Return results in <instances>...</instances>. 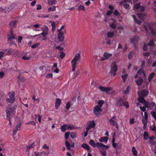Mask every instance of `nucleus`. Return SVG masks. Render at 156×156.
I'll return each mask as SVG.
<instances>
[{"instance_id": "nucleus-1", "label": "nucleus", "mask_w": 156, "mask_h": 156, "mask_svg": "<svg viewBox=\"0 0 156 156\" xmlns=\"http://www.w3.org/2000/svg\"><path fill=\"white\" fill-rule=\"evenodd\" d=\"M16 107V105H9L6 111L7 117V114H9L10 117H12L15 113V110Z\"/></svg>"}, {"instance_id": "nucleus-2", "label": "nucleus", "mask_w": 156, "mask_h": 156, "mask_svg": "<svg viewBox=\"0 0 156 156\" xmlns=\"http://www.w3.org/2000/svg\"><path fill=\"white\" fill-rule=\"evenodd\" d=\"M89 144L94 147H97L98 148L104 147L106 149H108L109 148V146L105 145L101 143L97 142L95 144L93 140H90L89 142Z\"/></svg>"}, {"instance_id": "nucleus-3", "label": "nucleus", "mask_w": 156, "mask_h": 156, "mask_svg": "<svg viewBox=\"0 0 156 156\" xmlns=\"http://www.w3.org/2000/svg\"><path fill=\"white\" fill-rule=\"evenodd\" d=\"M145 30L147 32H148L147 28H149L150 30L151 31L152 36L154 38H156V32H155L153 29V25L152 24H148L147 25V27L146 26H144Z\"/></svg>"}, {"instance_id": "nucleus-4", "label": "nucleus", "mask_w": 156, "mask_h": 156, "mask_svg": "<svg viewBox=\"0 0 156 156\" xmlns=\"http://www.w3.org/2000/svg\"><path fill=\"white\" fill-rule=\"evenodd\" d=\"M102 111L101 108L98 105H96L94 108V112L95 115L98 117H99L101 112Z\"/></svg>"}, {"instance_id": "nucleus-5", "label": "nucleus", "mask_w": 156, "mask_h": 156, "mask_svg": "<svg viewBox=\"0 0 156 156\" xmlns=\"http://www.w3.org/2000/svg\"><path fill=\"white\" fill-rule=\"evenodd\" d=\"M117 67L116 64L115 63L112 64L110 73L112 75H113L114 76L116 75L115 72L117 71Z\"/></svg>"}, {"instance_id": "nucleus-6", "label": "nucleus", "mask_w": 156, "mask_h": 156, "mask_svg": "<svg viewBox=\"0 0 156 156\" xmlns=\"http://www.w3.org/2000/svg\"><path fill=\"white\" fill-rule=\"evenodd\" d=\"M99 88L102 92H105L107 94H109V91H111L112 88L111 87H104L102 86H100Z\"/></svg>"}, {"instance_id": "nucleus-7", "label": "nucleus", "mask_w": 156, "mask_h": 156, "mask_svg": "<svg viewBox=\"0 0 156 156\" xmlns=\"http://www.w3.org/2000/svg\"><path fill=\"white\" fill-rule=\"evenodd\" d=\"M9 98L10 101H9V98L6 99V101L7 103H12L15 100L14 97V94L13 93H9Z\"/></svg>"}, {"instance_id": "nucleus-8", "label": "nucleus", "mask_w": 156, "mask_h": 156, "mask_svg": "<svg viewBox=\"0 0 156 156\" xmlns=\"http://www.w3.org/2000/svg\"><path fill=\"white\" fill-rule=\"evenodd\" d=\"M110 124L112 126H116L117 125V119L116 117L113 116L109 120Z\"/></svg>"}, {"instance_id": "nucleus-9", "label": "nucleus", "mask_w": 156, "mask_h": 156, "mask_svg": "<svg viewBox=\"0 0 156 156\" xmlns=\"http://www.w3.org/2000/svg\"><path fill=\"white\" fill-rule=\"evenodd\" d=\"M17 22V21L15 20L11 21L9 23V27L10 28V30H12L13 28L16 27Z\"/></svg>"}, {"instance_id": "nucleus-10", "label": "nucleus", "mask_w": 156, "mask_h": 156, "mask_svg": "<svg viewBox=\"0 0 156 156\" xmlns=\"http://www.w3.org/2000/svg\"><path fill=\"white\" fill-rule=\"evenodd\" d=\"M80 55L79 54H76L75 55L74 58L71 61V63L77 64L76 62L80 59Z\"/></svg>"}, {"instance_id": "nucleus-11", "label": "nucleus", "mask_w": 156, "mask_h": 156, "mask_svg": "<svg viewBox=\"0 0 156 156\" xmlns=\"http://www.w3.org/2000/svg\"><path fill=\"white\" fill-rule=\"evenodd\" d=\"M148 92L147 90H144L141 91L140 92H138V93L139 96V97H144L148 94Z\"/></svg>"}, {"instance_id": "nucleus-12", "label": "nucleus", "mask_w": 156, "mask_h": 156, "mask_svg": "<svg viewBox=\"0 0 156 156\" xmlns=\"http://www.w3.org/2000/svg\"><path fill=\"white\" fill-rule=\"evenodd\" d=\"M58 39L60 41H62L64 40V36L63 33H58Z\"/></svg>"}, {"instance_id": "nucleus-13", "label": "nucleus", "mask_w": 156, "mask_h": 156, "mask_svg": "<svg viewBox=\"0 0 156 156\" xmlns=\"http://www.w3.org/2000/svg\"><path fill=\"white\" fill-rule=\"evenodd\" d=\"M61 103V100L59 98H56L55 103V106L56 109H58Z\"/></svg>"}, {"instance_id": "nucleus-14", "label": "nucleus", "mask_w": 156, "mask_h": 156, "mask_svg": "<svg viewBox=\"0 0 156 156\" xmlns=\"http://www.w3.org/2000/svg\"><path fill=\"white\" fill-rule=\"evenodd\" d=\"M10 34L8 36V40L11 41L12 40L15 38V36L12 33V30H10Z\"/></svg>"}, {"instance_id": "nucleus-15", "label": "nucleus", "mask_w": 156, "mask_h": 156, "mask_svg": "<svg viewBox=\"0 0 156 156\" xmlns=\"http://www.w3.org/2000/svg\"><path fill=\"white\" fill-rule=\"evenodd\" d=\"M139 39V37L137 36H135L133 38H131L130 39V42L132 43H134L138 41Z\"/></svg>"}, {"instance_id": "nucleus-16", "label": "nucleus", "mask_w": 156, "mask_h": 156, "mask_svg": "<svg viewBox=\"0 0 156 156\" xmlns=\"http://www.w3.org/2000/svg\"><path fill=\"white\" fill-rule=\"evenodd\" d=\"M98 148L100 150L101 153L103 156H106V151L105 150L106 149L104 147H100Z\"/></svg>"}, {"instance_id": "nucleus-17", "label": "nucleus", "mask_w": 156, "mask_h": 156, "mask_svg": "<svg viewBox=\"0 0 156 156\" xmlns=\"http://www.w3.org/2000/svg\"><path fill=\"white\" fill-rule=\"evenodd\" d=\"M108 139L107 137H101L99 139V141L101 142H105L107 143Z\"/></svg>"}, {"instance_id": "nucleus-18", "label": "nucleus", "mask_w": 156, "mask_h": 156, "mask_svg": "<svg viewBox=\"0 0 156 156\" xmlns=\"http://www.w3.org/2000/svg\"><path fill=\"white\" fill-rule=\"evenodd\" d=\"M112 54H109L107 52H105L103 55L104 57L106 59L110 58L112 56Z\"/></svg>"}, {"instance_id": "nucleus-19", "label": "nucleus", "mask_w": 156, "mask_h": 156, "mask_svg": "<svg viewBox=\"0 0 156 156\" xmlns=\"http://www.w3.org/2000/svg\"><path fill=\"white\" fill-rule=\"evenodd\" d=\"M135 82L138 85L140 86L143 82V79L140 78L139 79L136 80Z\"/></svg>"}, {"instance_id": "nucleus-20", "label": "nucleus", "mask_w": 156, "mask_h": 156, "mask_svg": "<svg viewBox=\"0 0 156 156\" xmlns=\"http://www.w3.org/2000/svg\"><path fill=\"white\" fill-rule=\"evenodd\" d=\"M155 75V73L153 72L150 74L149 76L148 77V80L149 82H150L152 80V79L153 78L154 76Z\"/></svg>"}, {"instance_id": "nucleus-21", "label": "nucleus", "mask_w": 156, "mask_h": 156, "mask_svg": "<svg viewBox=\"0 0 156 156\" xmlns=\"http://www.w3.org/2000/svg\"><path fill=\"white\" fill-rule=\"evenodd\" d=\"M56 10V7L55 6L51 5L49 7L48 9V12H50L51 11H54Z\"/></svg>"}, {"instance_id": "nucleus-22", "label": "nucleus", "mask_w": 156, "mask_h": 156, "mask_svg": "<svg viewBox=\"0 0 156 156\" xmlns=\"http://www.w3.org/2000/svg\"><path fill=\"white\" fill-rule=\"evenodd\" d=\"M90 124L89 125L92 128H94L95 126V123L94 120L90 121L89 122Z\"/></svg>"}, {"instance_id": "nucleus-23", "label": "nucleus", "mask_w": 156, "mask_h": 156, "mask_svg": "<svg viewBox=\"0 0 156 156\" xmlns=\"http://www.w3.org/2000/svg\"><path fill=\"white\" fill-rule=\"evenodd\" d=\"M123 5L124 7L126 9H130V7L129 4L126 3H123L122 5Z\"/></svg>"}, {"instance_id": "nucleus-24", "label": "nucleus", "mask_w": 156, "mask_h": 156, "mask_svg": "<svg viewBox=\"0 0 156 156\" xmlns=\"http://www.w3.org/2000/svg\"><path fill=\"white\" fill-rule=\"evenodd\" d=\"M144 139L145 140H147L149 138L148 133L147 132H145L144 134Z\"/></svg>"}, {"instance_id": "nucleus-25", "label": "nucleus", "mask_w": 156, "mask_h": 156, "mask_svg": "<svg viewBox=\"0 0 156 156\" xmlns=\"http://www.w3.org/2000/svg\"><path fill=\"white\" fill-rule=\"evenodd\" d=\"M114 35V33L113 32H109L107 33V36L109 37H112Z\"/></svg>"}, {"instance_id": "nucleus-26", "label": "nucleus", "mask_w": 156, "mask_h": 156, "mask_svg": "<svg viewBox=\"0 0 156 156\" xmlns=\"http://www.w3.org/2000/svg\"><path fill=\"white\" fill-rule=\"evenodd\" d=\"M81 147H82L85 148L87 150H89L90 149L89 147L86 144H83Z\"/></svg>"}, {"instance_id": "nucleus-27", "label": "nucleus", "mask_w": 156, "mask_h": 156, "mask_svg": "<svg viewBox=\"0 0 156 156\" xmlns=\"http://www.w3.org/2000/svg\"><path fill=\"white\" fill-rule=\"evenodd\" d=\"M142 122L144 125V127L145 128L146 127L147 124V119H144V117H143L142 119Z\"/></svg>"}, {"instance_id": "nucleus-28", "label": "nucleus", "mask_w": 156, "mask_h": 156, "mask_svg": "<svg viewBox=\"0 0 156 156\" xmlns=\"http://www.w3.org/2000/svg\"><path fill=\"white\" fill-rule=\"evenodd\" d=\"M34 146H35L34 142L32 144H31L27 146V151L28 150H29L31 148H32L33 147H34Z\"/></svg>"}, {"instance_id": "nucleus-29", "label": "nucleus", "mask_w": 156, "mask_h": 156, "mask_svg": "<svg viewBox=\"0 0 156 156\" xmlns=\"http://www.w3.org/2000/svg\"><path fill=\"white\" fill-rule=\"evenodd\" d=\"M134 52L133 51H131L129 54L128 58L129 59H131L133 57V55H134Z\"/></svg>"}, {"instance_id": "nucleus-30", "label": "nucleus", "mask_w": 156, "mask_h": 156, "mask_svg": "<svg viewBox=\"0 0 156 156\" xmlns=\"http://www.w3.org/2000/svg\"><path fill=\"white\" fill-rule=\"evenodd\" d=\"M132 151L133 152V154L135 156H137V151L135 147L132 148Z\"/></svg>"}, {"instance_id": "nucleus-31", "label": "nucleus", "mask_w": 156, "mask_h": 156, "mask_svg": "<svg viewBox=\"0 0 156 156\" xmlns=\"http://www.w3.org/2000/svg\"><path fill=\"white\" fill-rule=\"evenodd\" d=\"M140 7V5L139 3L136 4L134 5V9L135 10H137Z\"/></svg>"}, {"instance_id": "nucleus-32", "label": "nucleus", "mask_w": 156, "mask_h": 156, "mask_svg": "<svg viewBox=\"0 0 156 156\" xmlns=\"http://www.w3.org/2000/svg\"><path fill=\"white\" fill-rule=\"evenodd\" d=\"M12 118V117H10L9 116V114H7V118L9 122V125H10V127H11V125L12 124L11 122V120Z\"/></svg>"}, {"instance_id": "nucleus-33", "label": "nucleus", "mask_w": 156, "mask_h": 156, "mask_svg": "<svg viewBox=\"0 0 156 156\" xmlns=\"http://www.w3.org/2000/svg\"><path fill=\"white\" fill-rule=\"evenodd\" d=\"M155 105V103L154 102L150 103L149 105L148 109H149L150 110L152 109L153 108Z\"/></svg>"}, {"instance_id": "nucleus-34", "label": "nucleus", "mask_w": 156, "mask_h": 156, "mask_svg": "<svg viewBox=\"0 0 156 156\" xmlns=\"http://www.w3.org/2000/svg\"><path fill=\"white\" fill-rule=\"evenodd\" d=\"M118 105H124L125 104L123 102V100L122 99H120L118 102Z\"/></svg>"}, {"instance_id": "nucleus-35", "label": "nucleus", "mask_w": 156, "mask_h": 156, "mask_svg": "<svg viewBox=\"0 0 156 156\" xmlns=\"http://www.w3.org/2000/svg\"><path fill=\"white\" fill-rule=\"evenodd\" d=\"M128 76L127 74H125L123 75H122L121 76L122 78V79L124 82H125L126 80V78Z\"/></svg>"}, {"instance_id": "nucleus-36", "label": "nucleus", "mask_w": 156, "mask_h": 156, "mask_svg": "<svg viewBox=\"0 0 156 156\" xmlns=\"http://www.w3.org/2000/svg\"><path fill=\"white\" fill-rule=\"evenodd\" d=\"M139 98H138V100L140 102L143 103L145 102L144 99L143 98V97L141 96L139 97Z\"/></svg>"}, {"instance_id": "nucleus-37", "label": "nucleus", "mask_w": 156, "mask_h": 156, "mask_svg": "<svg viewBox=\"0 0 156 156\" xmlns=\"http://www.w3.org/2000/svg\"><path fill=\"white\" fill-rule=\"evenodd\" d=\"M21 126V123L20 122H19L17 125L16 126L15 129L16 130H19L20 129V127Z\"/></svg>"}, {"instance_id": "nucleus-38", "label": "nucleus", "mask_w": 156, "mask_h": 156, "mask_svg": "<svg viewBox=\"0 0 156 156\" xmlns=\"http://www.w3.org/2000/svg\"><path fill=\"white\" fill-rule=\"evenodd\" d=\"M66 124L62 125L61 127V131L63 132H65L66 130Z\"/></svg>"}, {"instance_id": "nucleus-39", "label": "nucleus", "mask_w": 156, "mask_h": 156, "mask_svg": "<svg viewBox=\"0 0 156 156\" xmlns=\"http://www.w3.org/2000/svg\"><path fill=\"white\" fill-rule=\"evenodd\" d=\"M148 45L150 46H153L154 44V40H151L149 43L148 44Z\"/></svg>"}, {"instance_id": "nucleus-40", "label": "nucleus", "mask_w": 156, "mask_h": 156, "mask_svg": "<svg viewBox=\"0 0 156 156\" xmlns=\"http://www.w3.org/2000/svg\"><path fill=\"white\" fill-rule=\"evenodd\" d=\"M151 114L152 116L156 120V113L154 111H152L151 112Z\"/></svg>"}, {"instance_id": "nucleus-41", "label": "nucleus", "mask_w": 156, "mask_h": 156, "mask_svg": "<svg viewBox=\"0 0 156 156\" xmlns=\"http://www.w3.org/2000/svg\"><path fill=\"white\" fill-rule=\"evenodd\" d=\"M130 2L131 0H123L122 1L119 2V5H122L123 3Z\"/></svg>"}, {"instance_id": "nucleus-42", "label": "nucleus", "mask_w": 156, "mask_h": 156, "mask_svg": "<svg viewBox=\"0 0 156 156\" xmlns=\"http://www.w3.org/2000/svg\"><path fill=\"white\" fill-rule=\"evenodd\" d=\"M58 53L60 54V57L62 59L63 58L65 55V54L63 52L59 51Z\"/></svg>"}, {"instance_id": "nucleus-43", "label": "nucleus", "mask_w": 156, "mask_h": 156, "mask_svg": "<svg viewBox=\"0 0 156 156\" xmlns=\"http://www.w3.org/2000/svg\"><path fill=\"white\" fill-rule=\"evenodd\" d=\"M98 103L99 105L98 106L101 108L102 105L104 103V101L102 100H99L98 101Z\"/></svg>"}, {"instance_id": "nucleus-44", "label": "nucleus", "mask_w": 156, "mask_h": 156, "mask_svg": "<svg viewBox=\"0 0 156 156\" xmlns=\"http://www.w3.org/2000/svg\"><path fill=\"white\" fill-rule=\"evenodd\" d=\"M48 27L46 26H44L43 29V31L44 32L48 33Z\"/></svg>"}, {"instance_id": "nucleus-45", "label": "nucleus", "mask_w": 156, "mask_h": 156, "mask_svg": "<svg viewBox=\"0 0 156 156\" xmlns=\"http://www.w3.org/2000/svg\"><path fill=\"white\" fill-rule=\"evenodd\" d=\"M72 64V67L73 71H74L75 70L76 67V64L74 63H71Z\"/></svg>"}, {"instance_id": "nucleus-46", "label": "nucleus", "mask_w": 156, "mask_h": 156, "mask_svg": "<svg viewBox=\"0 0 156 156\" xmlns=\"http://www.w3.org/2000/svg\"><path fill=\"white\" fill-rule=\"evenodd\" d=\"M76 133L74 132H71L70 134V136L72 138H74L76 137Z\"/></svg>"}, {"instance_id": "nucleus-47", "label": "nucleus", "mask_w": 156, "mask_h": 156, "mask_svg": "<svg viewBox=\"0 0 156 156\" xmlns=\"http://www.w3.org/2000/svg\"><path fill=\"white\" fill-rule=\"evenodd\" d=\"M74 129V126L73 125H68V126H67V129H68L72 130Z\"/></svg>"}, {"instance_id": "nucleus-48", "label": "nucleus", "mask_w": 156, "mask_h": 156, "mask_svg": "<svg viewBox=\"0 0 156 156\" xmlns=\"http://www.w3.org/2000/svg\"><path fill=\"white\" fill-rule=\"evenodd\" d=\"M10 10V9L9 7H5L3 9V11H4L5 12H9Z\"/></svg>"}, {"instance_id": "nucleus-49", "label": "nucleus", "mask_w": 156, "mask_h": 156, "mask_svg": "<svg viewBox=\"0 0 156 156\" xmlns=\"http://www.w3.org/2000/svg\"><path fill=\"white\" fill-rule=\"evenodd\" d=\"M137 15L138 17L141 19H142L144 16V13H138Z\"/></svg>"}, {"instance_id": "nucleus-50", "label": "nucleus", "mask_w": 156, "mask_h": 156, "mask_svg": "<svg viewBox=\"0 0 156 156\" xmlns=\"http://www.w3.org/2000/svg\"><path fill=\"white\" fill-rule=\"evenodd\" d=\"M39 44V43H36L35 44L31 46V48H35L38 47Z\"/></svg>"}, {"instance_id": "nucleus-51", "label": "nucleus", "mask_w": 156, "mask_h": 156, "mask_svg": "<svg viewBox=\"0 0 156 156\" xmlns=\"http://www.w3.org/2000/svg\"><path fill=\"white\" fill-rule=\"evenodd\" d=\"M114 15L115 16H119L120 14L119 13V12L118 11V10L117 9L115 10L114 12Z\"/></svg>"}, {"instance_id": "nucleus-52", "label": "nucleus", "mask_w": 156, "mask_h": 156, "mask_svg": "<svg viewBox=\"0 0 156 156\" xmlns=\"http://www.w3.org/2000/svg\"><path fill=\"white\" fill-rule=\"evenodd\" d=\"M70 134V132H66L65 134V138L66 139H67L69 137Z\"/></svg>"}, {"instance_id": "nucleus-53", "label": "nucleus", "mask_w": 156, "mask_h": 156, "mask_svg": "<svg viewBox=\"0 0 156 156\" xmlns=\"http://www.w3.org/2000/svg\"><path fill=\"white\" fill-rule=\"evenodd\" d=\"M144 117V119H147L148 118V116L147 113V112H144V116H143V117Z\"/></svg>"}, {"instance_id": "nucleus-54", "label": "nucleus", "mask_w": 156, "mask_h": 156, "mask_svg": "<svg viewBox=\"0 0 156 156\" xmlns=\"http://www.w3.org/2000/svg\"><path fill=\"white\" fill-rule=\"evenodd\" d=\"M70 102H67L66 106V108L67 110L69 109V108H70Z\"/></svg>"}, {"instance_id": "nucleus-55", "label": "nucleus", "mask_w": 156, "mask_h": 156, "mask_svg": "<svg viewBox=\"0 0 156 156\" xmlns=\"http://www.w3.org/2000/svg\"><path fill=\"white\" fill-rule=\"evenodd\" d=\"M22 58L24 60H29L30 59V57H27L26 55H24L23 56Z\"/></svg>"}, {"instance_id": "nucleus-56", "label": "nucleus", "mask_w": 156, "mask_h": 156, "mask_svg": "<svg viewBox=\"0 0 156 156\" xmlns=\"http://www.w3.org/2000/svg\"><path fill=\"white\" fill-rule=\"evenodd\" d=\"M143 73V71L141 69H140L137 72V75H139V76L141 75Z\"/></svg>"}, {"instance_id": "nucleus-57", "label": "nucleus", "mask_w": 156, "mask_h": 156, "mask_svg": "<svg viewBox=\"0 0 156 156\" xmlns=\"http://www.w3.org/2000/svg\"><path fill=\"white\" fill-rule=\"evenodd\" d=\"M150 128L153 131H154L155 130V125L154 124L152 125V126L150 127Z\"/></svg>"}, {"instance_id": "nucleus-58", "label": "nucleus", "mask_w": 156, "mask_h": 156, "mask_svg": "<svg viewBox=\"0 0 156 156\" xmlns=\"http://www.w3.org/2000/svg\"><path fill=\"white\" fill-rule=\"evenodd\" d=\"M130 88L129 86H128L126 88V90H124V92L126 94H127L128 92H129V90L130 89Z\"/></svg>"}, {"instance_id": "nucleus-59", "label": "nucleus", "mask_w": 156, "mask_h": 156, "mask_svg": "<svg viewBox=\"0 0 156 156\" xmlns=\"http://www.w3.org/2000/svg\"><path fill=\"white\" fill-rule=\"evenodd\" d=\"M49 22L51 23V26L52 27H55V24L54 21H50Z\"/></svg>"}, {"instance_id": "nucleus-60", "label": "nucleus", "mask_w": 156, "mask_h": 156, "mask_svg": "<svg viewBox=\"0 0 156 156\" xmlns=\"http://www.w3.org/2000/svg\"><path fill=\"white\" fill-rule=\"evenodd\" d=\"M27 124H32L33 125H36V123L35 122H34L33 121H30L27 123Z\"/></svg>"}, {"instance_id": "nucleus-61", "label": "nucleus", "mask_w": 156, "mask_h": 156, "mask_svg": "<svg viewBox=\"0 0 156 156\" xmlns=\"http://www.w3.org/2000/svg\"><path fill=\"white\" fill-rule=\"evenodd\" d=\"M140 110L143 112H145L146 110V108L144 106H140Z\"/></svg>"}, {"instance_id": "nucleus-62", "label": "nucleus", "mask_w": 156, "mask_h": 156, "mask_svg": "<svg viewBox=\"0 0 156 156\" xmlns=\"http://www.w3.org/2000/svg\"><path fill=\"white\" fill-rule=\"evenodd\" d=\"M110 26L111 27H112L113 29H115L116 27V25L114 23H112L111 25Z\"/></svg>"}, {"instance_id": "nucleus-63", "label": "nucleus", "mask_w": 156, "mask_h": 156, "mask_svg": "<svg viewBox=\"0 0 156 156\" xmlns=\"http://www.w3.org/2000/svg\"><path fill=\"white\" fill-rule=\"evenodd\" d=\"M140 10L141 11L144 12L145 11V9L146 8L145 7L141 6H140Z\"/></svg>"}, {"instance_id": "nucleus-64", "label": "nucleus", "mask_w": 156, "mask_h": 156, "mask_svg": "<svg viewBox=\"0 0 156 156\" xmlns=\"http://www.w3.org/2000/svg\"><path fill=\"white\" fill-rule=\"evenodd\" d=\"M135 22L138 24H140L141 23V21L137 20V19L135 21Z\"/></svg>"}]
</instances>
